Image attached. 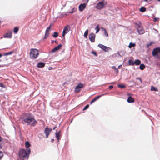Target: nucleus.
<instances>
[{
  "label": "nucleus",
  "instance_id": "c03bdc74",
  "mask_svg": "<svg viewBox=\"0 0 160 160\" xmlns=\"http://www.w3.org/2000/svg\"><path fill=\"white\" fill-rule=\"evenodd\" d=\"M84 1L85 2H86L87 3H88V2L89 1V0H84Z\"/></svg>",
  "mask_w": 160,
  "mask_h": 160
},
{
  "label": "nucleus",
  "instance_id": "8fccbe9b",
  "mask_svg": "<svg viewBox=\"0 0 160 160\" xmlns=\"http://www.w3.org/2000/svg\"><path fill=\"white\" fill-rule=\"evenodd\" d=\"M54 42H55V43H57V40H55V41H54Z\"/></svg>",
  "mask_w": 160,
  "mask_h": 160
},
{
  "label": "nucleus",
  "instance_id": "bb28decb",
  "mask_svg": "<svg viewBox=\"0 0 160 160\" xmlns=\"http://www.w3.org/2000/svg\"><path fill=\"white\" fill-rule=\"evenodd\" d=\"M146 10V8L144 7H142L140 9V12H144Z\"/></svg>",
  "mask_w": 160,
  "mask_h": 160
},
{
  "label": "nucleus",
  "instance_id": "4468645a",
  "mask_svg": "<svg viewBox=\"0 0 160 160\" xmlns=\"http://www.w3.org/2000/svg\"><path fill=\"white\" fill-rule=\"evenodd\" d=\"M12 32L11 31L8 32V33H6L3 35L5 38H11L12 37Z\"/></svg>",
  "mask_w": 160,
  "mask_h": 160
},
{
  "label": "nucleus",
  "instance_id": "7ed1b4c3",
  "mask_svg": "<svg viewBox=\"0 0 160 160\" xmlns=\"http://www.w3.org/2000/svg\"><path fill=\"white\" fill-rule=\"evenodd\" d=\"M30 51V58L33 59H36L39 55V50L36 49L32 48Z\"/></svg>",
  "mask_w": 160,
  "mask_h": 160
},
{
  "label": "nucleus",
  "instance_id": "58836bf2",
  "mask_svg": "<svg viewBox=\"0 0 160 160\" xmlns=\"http://www.w3.org/2000/svg\"><path fill=\"white\" fill-rule=\"evenodd\" d=\"M114 72L116 73H118V71L117 68H115L114 70Z\"/></svg>",
  "mask_w": 160,
  "mask_h": 160
},
{
  "label": "nucleus",
  "instance_id": "ddd939ff",
  "mask_svg": "<svg viewBox=\"0 0 160 160\" xmlns=\"http://www.w3.org/2000/svg\"><path fill=\"white\" fill-rule=\"evenodd\" d=\"M86 4L85 3L81 4L79 6V10L81 11H82L85 8Z\"/></svg>",
  "mask_w": 160,
  "mask_h": 160
},
{
  "label": "nucleus",
  "instance_id": "c9c22d12",
  "mask_svg": "<svg viewBox=\"0 0 160 160\" xmlns=\"http://www.w3.org/2000/svg\"><path fill=\"white\" fill-rule=\"evenodd\" d=\"M0 87H3L4 88H5L6 86L4 85L3 83H0Z\"/></svg>",
  "mask_w": 160,
  "mask_h": 160
},
{
  "label": "nucleus",
  "instance_id": "09e8293b",
  "mask_svg": "<svg viewBox=\"0 0 160 160\" xmlns=\"http://www.w3.org/2000/svg\"><path fill=\"white\" fill-rule=\"evenodd\" d=\"M2 56V54L0 53V58H1Z\"/></svg>",
  "mask_w": 160,
  "mask_h": 160
},
{
  "label": "nucleus",
  "instance_id": "a878e982",
  "mask_svg": "<svg viewBox=\"0 0 160 160\" xmlns=\"http://www.w3.org/2000/svg\"><path fill=\"white\" fill-rule=\"evenodd\" d=\"M128 63L129 65H134V62L132 61L131 60H130L128 61Z\"/></svg>",
  "mask_w": 160,
  "mask_h": 160
},
{
  "label": "nucleus",
  "instance_id": "f8f14e48",
  "mask_svg": "<svg viewBox=\"0 0 160 160\" xmlns=\"http://www.w3.org/2000/svg\"><path fill=\"white\" fill-rule=\"evenodd\" d=\"M52 131V129H51L48 128L47 127L45 128L44 132L46 134V138H48V137L49 135L50 134Z\"/></svg>",
  "mask_w": 160,
  "mask_h": 160
},
{
  "label": "nucleus",
  "instance_id": "9b49d317",
  "mask_svg": "<svg viewBox=\"0 0 160 160\" xmlns=\"http://www.w3.org/2000/svg\"><path fill=\"white\" fill-rule=\"evenodd\" d=\"M89 38L90 40L92 42H95V35L92 33H90L89 35Z\"/></svg>",
  "mask_w": 160,
  "mask_h": 160
},
{
  "label": "nucleus",
  "instance_id": "412c9836",
  "mask_svg": "<svg viewBox=\"0 0 160 160\" xmlns=\"http://www.w3.org/2000/svg\"><path fill=\"white\" fill-rule=\"evenodd\" d=\"M25 146L26 147L28 148L31 145L29 142L27 141L25 142Z\"/></svg>",
  "mask_w": 160,
  "mask_h": 160
},
{
  "label": "nucleus",
  "instance_id": "864d4df0",
  "mask_svg": "<svg viewBox=\"0 0 160 160\" xmlns=\"http://www.w3.org/2000/svg\"><path fill=\"white\" fill-rule=\"evenodd\" d=\"M54 42V41L53 40H52V43H53Z\"/></svg>",
  "mask_w": 160,
  "mask_h": 160
},
{
  "label": "nucleus",
  "instance_id": "393cba45",
  "mask_svg": "<svg viewBox=\"0 0 160 160\" xmlns=\"http://www.w3.org/2000/svg\"><path fill=\"white\" fill-rule=\"evenodd\" d=\"M88 30H87L84 33V37L86 38H87V36L88 35Z\"/></svg>",
  "mask_w": 160,
  "mask_h": 160
},
{
  "label": "nucleus",
  "instance_id": "dca6fc26",
  "mask_svg": "<svg viewBox=\"0 0 160 160\" xmlns=\"http://www.w3.org/2000/svg\"><path fill=\"white\" fill-rule=\"evenodd\" d=\"M61 133V131L60 130L58 132H56L55 133L56 137L58 140H59L60 139Z\"/></svg>",
  "mask_w": 160,
  "mask_h": 160
},
{
  "label": "nucleus",
  "instance_id": "603ef678",
  "mask_svg": "<svg viewBox=\"0 0 160 160\" xmlns=\"http://www.w3.org/2000/svg\"><path fill=\"white\" fill-rule=\"evenodd\" d=\"M2 146L1 144H0V148H2Z\"/></svg>",
  "mask_w": 160,
  "mask_h": 160
},
{
  "label": "nucleus",
  "instance_id": "2f4dec72",
  "mask_svg": "<svg viewBox=\"0 0 160 160\" xmlns=\"http://www.w3.org/2000/svg\"><path fill=\"white\" fill-rule=\"evenodd\" d=\"M102 30H103L104 31V32H105V33H104L105 35V36H108V33L107 32L106 30L105 29H104V28H102Z\"/></svg>",
  "mask_w": 160,
  "mask_h": 160
},
{
  "label": "nucleus",
  "instance_id": "aec40b11",
  "mask_svg": "<svg viewBox=\"0 0 160 160\" xmlns=\"http://www.w3.org/2000/svg\"><path fill=\"white\" fill-rule=\"evenodd\" d=\"M134 64L136 65H138L140 64L141 61L138 59L135 60L134 62Z\"/></svg>",
  "mask_w": 160,
  "mask_h": 160
},
{
  "label": "nucleus",
  "instance_id": "f3484780",
  "mask_svg": "<svg viewBox=\"0 0 160 160\" xmlns=\"http://www.w3.org/2000/svg\"><path fill=\"white\" fill-rule=\"evenodd\" d=\"M127 101L129 103L134 102V100L133 98L129 96L128 98Z\"/></svg>",
  "mask_w": 160,
  "mask_h": 160
},
{
  "label": "nucleus",
  "instance_id": "72a5a7b5",
  "mask_svg": "<svg viewBox=\"0 0 160 160\" xmlns=\"http://www.w3.org/2000/svg\"><path fill=\"white\" fill-rule=\"evenodd\" d=\"M77 10V9L76 8H73L72 9L71 12H70V13H73V12H75Z\"/></svg>",
  "mask_w": 160,
  "mask_h": 160
},
{
  "label": "nucleus",
  "instance_id": "a19ab883",
  "mask_svg": "<svg viewBox=\"0 0 160 160\" xmlns=\"http://www.w3.org/2000/svg\"><path fill=\"white\" fill-rule=\"evenodd\" d=\"M152 42H150L149 44L147 45V47H149L152 45Z\"/></svg>",
  "mask_w": 160,
  "mask_h": 160
},
{
  "label": "nucleus",
  "instance_id": "6e6d98bb",
  "mask_svg": "<svg viewBox=\"0 0 160 160\" xmlns=\"http://www.w3.org/2000/svg\"><path fill=\"white\" fill-rule=\"evenodd\" d=\"M119 68V66L118 67V68Z\"/></svg>",
  "mask_w": 160,
  "mask_h": 160
},
{
  "label": "nucleus",
  "instance_id": "79ce46f5",
  "mask_svg": "<svg viewBox=\"0 0 160 160\" xmlns=\"http://www.w3.org/2000/svg\"><path fill=\"white\" fill-rule=\"evenodd\" d=\"M113 87V86H109V87H108V88L109 89H111Z\"/></svg>",
  "mask_w": 160,
  "mask_h": 160
},
{
  "label": "nucleus",
  "instance_id": "cd10ccee",
  "mask_svg": "<svg viewBox=\"0 0 160 160\" xmlns=\"http://www.w3.org/2000/svg\"><path fill=\"white\" fill-rule=\"evenodd\" d=\"M58 32H54L52 36L53 37L56 38L58 37Z\"/></svg>",
  "mask_w": 160,
  "mask_h": 160
},
{
  "label": "nucleus",
  "instance_id": "a211bd4d",
  "mask_svg": "<svg viewBox=\"0 0 160 160\" xmlns=\"http://www.w3.org/2000/svg\"><path fill=\"white\" fill-rule=\"evenodd\" d=\"M45 64L42 62H39L37 65V66L39 68H42L44 67Z\"/></svg>",
  "mask_w": 160,
  "mask_h": 160
},
{
  "label": "nucleus",
  "instance_id": "20e7f679",
  "mask_svg": "<svg viewBox=\"0 0 160 160\" xmlns=\"http://www.w3.org/2000/svg\"><path fill=\"white\" fill-rule=\"evenodd\" d=\"M107 2L105 0H102L99 2L95 6V8L101 10L105 6L107 5Z\"/></svg>",
  "mask_w": 160,
  "mask_h": 160
},
{
  "label": "nucleus",
  "instance_id": "423d86ee",
  "mask_svg": "<svg viewBox=\"0 0 160 160\" xmlns=\"http://www.w3.org/2000/svg\"><path fill=\"white\" fill-rule=\"evenodd\" d=\"M160 52V48H154L152 51V55L156 57H158V53Z\"/></svg>",
  "mask_w": 160,
  "mask_h": 160
},
{
  "label": "nucleus",
  "instance_id": "39448f33",
  "mask_svg": "<svg viewBox=\"0 0 160 160\" xmlns=\"http://www.w3.org/2000/svg\"><path fill=\"white\" fill-rule=\"evenodd\" d=\"M84 87L83 84L81 83H79L75 87L74 90V92L75 93H79L81 90L82 88Z\"/></svg>",
  "mask_w": 160,
  "mask_h": 160
},
{
  "label": "nucleus",
  "instance_id": "4c0bfd02",
  "mask_svg": "<svg viewBox=\"0 0 160 160\" xmlns=\"http://www.w3.org/2000/svg\"><path fill=\"white\" fill-rule=\"evenodd\" d=\"M91 53L93 54L96 56H97V53L95 51H92V52H91Z\"/></svg>",
  "mask_w": 160,
  "mask_h": 160
},
{
  "label": "nucleus",
  "instance_id": "f257e3e1",
  "mask_svg": "<svg viewBox=\"0 0 160 160\" xmlns=\"http://www.w3.org/2000/svg\"><path fill=\"white\" fill-rule=\"evenodd\" d=\"M23 124H26L32 126H34L37 123L34 117L29 114H26L21 118Z\"/></svg>",
  "mask_w": 160,
  "mask_h": 160
},
{
  "label": "nucleus",
  "instance_id": "4be33fe9",
  "mask_svg": "<svg viewBox=\"0 0 160 160\" xmlns=\"http://www.w3.org/2000/svg\"><path fill=\"white\" fill-rule=\"evenodd\" d=\"M13 51H10L9 52H6L4 53V55L5 56H7L8 55H10L12 54L13 53Z\"/></svg>",
  "mask_w": 160,
  "mask_h": 160
},
{
  "label": "nucleus",
  "instance_id": "5701e85b",
  "mask_svg": "<svg viewBox=\"0 0 160 160\" xmlns=\"http://www.w3.org/2000/svg\"><path fill=\"white\" fill-rule=\"evenodd\" d=\"M139 68L141 70H143L145 68V66L143 64H142L140 65Z\"/></svg>",
  "mask_w": 160,
  "mask_h": 160
},
{
  "label": "nucleus",
  "instance_id": "a18cd8bd",
  "mask_svg": "<svg viewBox=\"0 0 160 160\" xmlns=\"http://www.w3.org/2000/svg\"><path fill=\"white\" fill-rule=\"evenodd\" d=\"M112 68H113V69H115V68H116V67H115V66H112Z\"/></svg>",
  "mask_w": 160,
  "mask_h": 160
},
{
  "label": "nucleus",
  "instance_id": "7c9ffc66",
  "mask_svg": "<svg viewBox=\"0 0 160 160\" xmlns=\"http://www.w3.org/2000/svg\"><path fill=\"white\" fill-rule=\"evenodd\" d=\"M118 87L121 88H124L126 87L123 84H118Z\"/></svg>",
  "mask_w": 160,
  "mask_h": 160
},
{
  "label": "nucleus",
  "instance_id": "de8ad7c7",
  "mask_svg": "<svg viewBox=\"0 0 160 160\" xmlns=\"http://www.w3.org/2000/svg\"><path fill=\"white\" fill-rule=\"evenodd\" d=\"M56 127H55L53 128V130H55V129H56Z\"/></svg>",
  "mask_w": 160,
  "mask_h": 160
},
{
  "label": "nucleus",
  "instance_id": "0eeeda50",
  "mask_svg": "<svg viewBox=\"0 0 160 160\" xmlns=\"http://www.w3.org/2000/svg\"><path fill=\"white\" fill-rule=\"evenodd\" d=\"M137 29L139 34H142L144 32V30L142 29V26L138 24L137 25Z\"/></svg>",
  "mask_w": 160,
  "mask_h": 160
},
{
  "label": "nucleus",
  "instance_id": "f03ea898",
  "mask_svg": "<svg viewBox=\"0 0 160 160\" xmlns=\"http://www.w3.org/2000/svg\"><path fill=\"white\" fill-rule=\"evenodd\" d=\"M30 152V148L26 149H21L18 152L19 158L22 160H24L26 159H28Z\"/></svg>",
  "mask_w": 160,
  "mask_h": 160
},
{
  "label": "nucleus",
  "instance_id": "f704fd0d",
  "mask_svg": "<svg viewBox=\"0 0 160 160\" xmlns=\"http://www.w3.org/2000/svg\"><path fill=\"white\" fill-rule=\"evenodd\" d=\"M89 107V105L88 104V105H87L84 108H83V110H86L87 109H88V107Z\"/></svg>",
  "mask_w": 160,
  "mask_h": 160
},
{
  "label": "nucleus",
  "instance_id": "37998d69",
  "mask_svg": "<svg viewBox=\"0 0 160 160\" xmlns=\"http://www.w3.org/2000/svg\"><path fill=\"white\" fill-rule=\"evenodd\" d=\"M157 21V19L156 18H154L153 19V21L154 22H156Z\"/></svg>",
  "mask_w": 160,
  "mask_h": 160
},
{
  "label": "nucleus",
  "instance_id": "c85d7f7f",
  "mask_svg": "<svg viewBox=\"0 0 160 160\" xmlns=\"http://www.w3.org/2000/svg\"><path fill=\"white\" fill-rule=\"evenodd\" d=\"M95 30L96 31V33H97L100 30V29L99 28V25H98L95 28Z\"/></svg>",
  "mask_w": 160,
  "mask_h": 160
},
{
  "label": "nucleus",
  "instance_id": "5fc2aeb1",
  "mask_svg": "<svg viewBox=\"0 0 160 160\" xmlns=\"http://www.w3.org/2000/svg\"><path fill=\"white\" fill-rule=\"evenodd\" d=\"M158 2H160V0H158Z\"/></svg>",
  "mask_w": 160,
  "mask_h": 160
},
{
  "label": "nucleus",
  "instance_id": "9d476101",
  "mask_svg": "<svg viewBox=\"0 0 160 160\" xmlns=\"http://www.w3.org/2000/svg\"><path fill=\"white\" fill-rule=\"evenodd\" d=\"M98 46L105 52H107L109 50V47L105 46L101 44H99Z\"/></svg>",
  "mask_w": 160,
  "mask_h": 160
},
{
  "label": "nucleus",
  "instance_id": "6ab92c4d",
  "mask_svg": "<svg viewBox=\"0 0 160 160\" xmlns=\"http://www.w3.org/2000/svg\"><path fill=\"white\" fill-rule=\"evenodd\" d=\"M101 96H97L95 97L91 101V102L90 103V104H92L95 101H96L98 99L101 97Z\"/></svg>",
  "mask_w": 160,
  "mask_h": 160
},
{
  "label": "nucleus",
  "instance_id": "c756f323",
  "mask_svg": "<svg viewBox=\"0 0 160 160\" xmlns=\"http://www.w3.org/2000/svg\"><path fill=\"white\" fill-rule=\"evenodd\" d=\"M19 30V29L17 27H15L14 28V32L15 33H16L18 32V31Z\"/></svg>",
  "mask_w": 160,
  "mask_h": 160
},
{
  "label": "nucleus",
  "instance_id": "e433bc0d",
  "mask_svg": "<svg viewBox=\"0 0 160 160\" xmlns=\"http://www.w3.org/2000/svg\"><path fill=\"white\" fill-rule=\"evenodd\" d=\"M3 156V154L2 152L0 151V159Z\"/></svg>",
  "mask_w": 160,
  "mask_h": 160
},
{
  "label": "nucleus",
  "instance_id": "6e6552de",
  "mask_svg": "<svg viewBox=\"0 0 160 160\" xmlns=\"http://www.w3.org/2000/svg\"><path fill=\"white\" fill-rule=\"evenodd\" d=\"M70 29V27L69 25H67L64 28L62 34V36L63 37H64L65 35L68 32Z\"/></svg>",
  "mask_w": 160,
  "mask_h": 160
},
{
  "label": "nucleus",
  "instance_id": "3c124183",
  "mask_svg": "<svg viewBox=\"0 0 160 160\" xmlns=\"http://www.w3.org/2000/svg\"><path fill=\"white\" fill-rule=\"evenodd\" d=\"M54 140V139H52V142H53V141Z\"/></svg>",
  "mask_w": 160,
  "mask_h": 160
},
{
  "label": "nucleus",
  "instance_id": "b1692460",
  "mask_svg": "<svg viewBox=\"0 0 160 160\" xmlns=\"http://www.w3.org/2000/svg\"><path fill=\"white\" fill-rule=\"evenodd\" d=\"M151 90L152 91H158V89L157 88L154 87L153 86H151Z\"/></svg>",
  "mask_w": 160,
  "mask_h": 160
},
{
  "label": "nucleus",
  "instance_id": "473e14b6",
  "mask_svg": "<svg viewBox=\"0 0 160 160\" xmlns=\"http://www.w3.org/2000/svg\"><path fill=\"white\" fill-rule=\"evenodd\" d=\"M135 46V44L132 43V42L130 43V44L129 46V47L130 48H131L132 47H133Z\"/></svg>",
  "mask_w": 160,
  "mask_h": 160
},
{
  "label": "nucleus",
  "instance_id": "ea45409f",
  "mask_svg": "<svg viewBox=\"0 0 160 160\" xmlns=\"http://www.w3.org/2000/svg\"><path fill=\"white\" fill-rule=\"evenodd\" d=\"M137 79H138V80H139L140 82L142 83V80L141 79V78H136Z\"/></svg>",
  "mask_w": 160,
  "mask_h": 160
},
{
  "label": "nucleus",
  "instance_id": "2eb2a0df",
  "mask_svg": "<svg viewBox=\"0 0 160 160\" xmlns=\"http://www.w3.org/2000/svg\"><path fill=\"white\" fill-rule=\"evenodd\" d=\"M62 47V45L61 44H59L57 46V47L54 48L52 50V52H56L57 51L59 50Z\"/></svg>",
  "mask_w": 160,
  "mask_h": 160
},
{
  "label": "nucleus",
  "instance_id": "1a4fd4ad",
  "mask_svg": "<svg viewBox=\"0 0 160 160\" xmlns=\"http://www.w3.org/2000/svg\"><path fill=\"white\" fill-rule=\"evenodd\" d=\"M51 24L49 27L47 28L45 31V36L44 38V39H46L48 37L49 35L50 34L49 31L51 29Z\"/></svg>",
  "mask_w": 160,
  "mask_h": 160
},
{
  "label": "nucleus",
  "instance_id": "49530a36",
  "mask_svg": "<svg viewBox=\"0 0 160 160\" xmlns=\"http://www.w3.org/2000/svg\"><path fill=\"white\" fill-rule=\"evenodd\" d=\"M127 94H128V95H131V94L129 93H127Z\"/></svg>",
  "mask_w": 160,
  "mask_h": 160
}]
</instances>
